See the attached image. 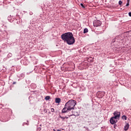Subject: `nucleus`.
Returning a JSON list of instances; mask_svg holds the SVG:
<instances>
[{"instance_id": "obj_1", "label": "nucleus", "mask_w": 131, "mask_h": 131, "mask_svg": "<svg viewBox=\"0 0 131 131\" xmlns=\"http://www.w3.org/2000/svg\"><path fill=\"white\" fill-rule=\"evenodd\" d=\"M61 39L63 40L64 42H67L69 46L73 45L75 42V39L73 36V34L71 32H67L62 34L61 35Z\"/></svg>"}, {"instance_id": "obj_2", "label": "nucleus", "mask_w": 131, "mask_h": 131, "mask_svg": "<svg viewBox=\"0 0 131 131\" xmlns=\"http://www.w3.org/2000/svg\"><path fill=\"white\" fill-rule=\"evenodd\" d=\"M75 105H76V101L74 100L71 99L66 103V107H68V110L71 111L74 110V107H75Z\"/></svg>"}, {"instance_id": "obj_3", "label": "nucleus", "mask_w": 131, "mask_h": 131, "mask_svg": "<svg viewBox=\"0 0 131 131\" xmlns=\"http://www.w3.org/2000/svg\"><path fill=\"white\" fill-rule=\"evenodd\" d=\"M118 120H119V119H117L115 117H112L110 120V122L111 124H116V123L118 122Z\"/></svg>"}, {"instance_id": "obj_4", "label": "nucleus", "mask_w": 131, "mask_h": 131, "mask_svg": "<svg viewBox=\"0 0 131 131\" xmlns=\"http://www.w3.org/2000/svg\"><path fill=\"white\" fill-rule=\"evenodd\" d=\"M102 25V22L100 20H94L93 21V26L94 27H99Z\"/></svg>"}, {"instance_id": "obj_5", "label": "nucleus", "mask_w": 131, "mask_h": 131, "mask_svg": "<svg viewBox=\"0 0 131 131\" xmlns=\"http://www.w3.org/2000/svg\"><path fill=\"white\" fill-rule=\"evenodd\" d=\"M120 114L121 113L120 112H118V111H115L114 112V117H115L116 118H117L118 119H119V118H120Z\"/></svg>"}, {"instance_id": "obj_6", "label": "nucleus", "mask_w": 131, "mask_h": 131, "mask_svg": "<svg viewBox=\"0 0 131 131\" xmlns=\"http://www.w3.org/2000/svg\"><path fill=\"white\" fill-rule=\"evenodd\" d=\"M68 111H71V110H68V106H66V104H65L64 107L61 111V113H68Z\"/></svg>"}, {"instance_id": "obj_7", "label": "nucleus", "mask_w": 131, "mask_h": 131, "mask_svg": "<svg viewBox=\"0 0 131 131\" xmlns=\"http://www.w3.org/2000/svg\"><path fill=\"white\" fill-rule=\"evenodd\" d=\"M15 19L16 18H14V17H12V16L11 15L8 16V17H7V19L8 20V21H9V22H11V23L14 21Z\"/></svg>"}, {"instance_id": "obj_8", "label": "nucleus", "mask_w": 131, "mask_h": 131, "mask_svg": "<svg viewBox=\"0 0 131 131\" xmlns=\"http://www.w3.org/2000/svg\"><path fill=\"white\" fill-rule=\"evenodd\" d=\"M55 103H56V104H59V103H61V98H55Z\"/></svg>"}, {"instance_id": "obj_9", "label": "nucleus", "mask_w": 131, "mask_h": 131, "mask_svg": "<svg viewBox=\"0 0 131 131\" xmlns=\"http://www.w3.org/2000/svg\"><path fill=\"white\" fill-rule=\"evenodd\" d=\"M129 128V124L127 123L124 126V130L126 131Z\"/></svg>"}, {"instance_id": "obj_10", "label": "nucleus", "mask_w": 131, "mask_h": 131, "mask_svg": "<svg viewBox=\"0 0 131 131\" xmlns=\"http://www.w3.org/2000/svg\"><path fill=\"white\" fill-rule=\"evenodd\" d=\"M71 116H75V115H68V117L66 116L64 117V119H68V118H69Z\"/></svg>"}, {"instance_id": "obj_11", "label": "nucleus", "mask_w": 131, "mask_h": 131, "mask_svg": "<svg viewBox=\"0 0 131 131\" xmlns=\"http://www.w3.org/2000/svg\"><path fill=\"white\" fill-rule=\"evenodd\" d=\"M88 32H89V29H88V28H85L83 30V33H88Z\"/></svg>"}, {"instance_id": "obj_12", "label": "nucleus", "mask_w": 131, "mask_h": 131, "mask_svg": "<svg viewBox=\"0 0 131 131\" xmlns=\"http://www.w3.org/2000/svg\"><path fill=\"white\" fill-rule=\"evenodd\" d=\"M122 119H123V120H126V119H127V117L125 115H123L122 116Z\"/></svg>"}, {"instance_id": "obj_13", "label": "nucleus", "mask_w": 131, "mask_h": 131, "mask_svg": "<svg viewBox=\"0 0 131 131\" xmlns=\"http://www.w3.org/2000/svg\"><path fill=\"white\" fill-rule=\"evenodd\" d=\"M50 99H51V97L50 96H47L45 97V100H46V101H48Z\"/></svg>"}, {"instance_id": "obj_14", "label": "nucleus", "mask_w": 131, "mask_h": 131, "mask_svg": "<svg viewBox=\"0 0 131 131\" xmlns=\"http://www.w3.org/2000/svg\"><path fill=\"white\" fill-rule=\"evenodd\" d=\"M59 118H61L62 121H65V117H62L60 115H59Z\"/></svg>"}, {"instance_id": "obj_15", "label": "nucleus", "mask_w": 131, "mask_h": 131, "mask_svg": "<svg viewBox=\"0 0 131 131\" xmlns=\"http://www.w3.org/2000/svg\"><path fill=\"white\" fill-rule=\"evenodd\" d=\"M12 54L11 53H8V54L7 55V58H11V57H12Z\"/></svg>"}, {"instance_id": "obj_16", "label": "nucleus", "mask_w": 131, "mask_h": 131, "mask_svg": "<svg viewBox=\"0 0 131 131\" xmlns=\"http://www.w3.org/2000/svg\"><path fill=\"white\" fill-rule=\"evenodd\" d=\"M104 96V94H99V98H100V99L102 98V97Z\"/></svg>"}, {"instance_id": "obj_17", "label": "nucleus", "mask_w": 131, "mask_h": 131, "mask_svg": "<svg viewBox=\"0 0 131 131\" xmlns=\"http://www.w3.org/2000/svg\"><path fill=\"white\" fill-rule=\"evenodd\" d=\"M80 6H81V7H82V8H83V9H85V7H84V5H83V4L81 3V4H80Z\"/></svg>"}, {"instance_id": "obj_18", "label": "nucleus", "mask_w": 131, "mask_h": 131, "mask_svg": "<svg viewBox=\"0 0 131 131\" xmlns=\"http://www.w3.org/2000/svg\"><path fill=\"white\" fill-rule=\"evenodd\" d=\"M119 5L120 6H121V5H122V1H119Z\"/></svg>"}, {"instance_id": "obj_19", "label": "nucleus", "mask_w": 131, "mask_h": 131, "mask_svg": "<svg viewBox=\"0 0 131 131\" xmlns=\"http://www.w3.org/2000/svg\"><path fill=\"white\" fill-rule=\"evenodd\" d=\"M129 0H127V3L126 4V7H128V6H129Z\"/></svg>"}, {"instance_id": "obj_20", "label": "nucleus", "mask_w": 131, "mask_h": 131, "mask_svg": "<svg viewBox=\"0 0 131 131\" xmlns=\"http://www.w3.org/2000/svg\"><path fill=\"white\" fill-rule=\"evenodd\" d=\"M51 112H55V109H54L53 108H52L51 109Z\"/></svg>"}, {"instance_id": "obj_21", "label": "nucleus", "mask_w": 131, "mask_h": 131, "mask_svg": "<svg viewBox=\"0 0 131 131\" xmlns=\"http://www.w3.org/2000/svg\"><path fill=\"white\" fill-rule=\"evenodd\" d=\"M114 128H116V127H117V125L116 124H114Z\"/></svg>"}, {"instance_id": "obj_22", "label": "nucleus", "mask_w": 131, "mask_h": 131, "mask_svg": "<svg viewBox=\"0 0 131 131\" xmlns=\"http://www.w3.org/2000/svg\"><path fill=\"white\" fill-rule=\"evenodd\" d=\"M128 15L129 16V17H131V12L128 13Z\"/></svg>"}, {"instance_id": "obj_23", "label": "nucleus", "mask_w": 131, "mask_h": 131, "mask_svg": "<svg viewBox=\"0 0 131 131\" xmlns=\"http://www.w3.org/2000/svg\"><path fill=\"white\" fill-rule=\"evenodd\" d=\"M16 82H13V83H12V84H16Z\"/></svg>"}, {"instance_id": "obj_24", "label": "nucleus", "mask_w": 131, "mask_h": 131, "mask_svg": "<svg viewBox=\"0 0 131 131\" xmlns=\"http://www.w3.org/2000/svg\"><path fill=\"white\" fill-rule=\"evenodd\" d=\"M31 85H34L35 88H36V85L35 84H32Z\"/></svg>"}, {"instance_id": "obj_25", "label": "nucleus", "mask_w": 131, "mask_h": 131, "mask_svg": "<svg viewBox=\"0 0 131 131\" xmlns=\"http://www.w3.org/2000/svg\"><path fill=\"white\" fill-rule=\"evenodd\" d=\"M40 129H41V128H40Z\"/></svg>"}]
</instances>
